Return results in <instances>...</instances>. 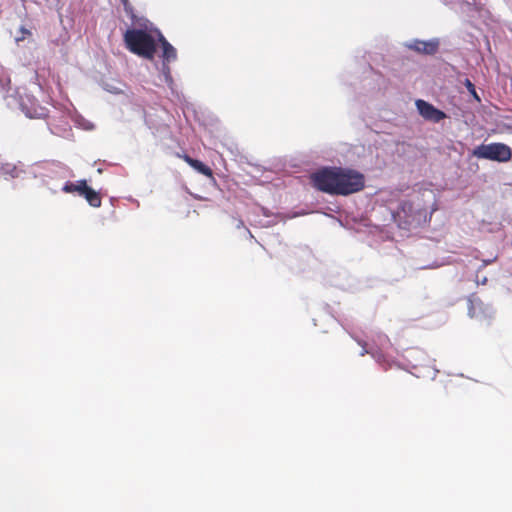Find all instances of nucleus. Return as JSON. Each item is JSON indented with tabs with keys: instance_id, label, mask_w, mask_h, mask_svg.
Here are the masks:
<instances>
[{
	"instance_id": "cd10ccee",
	"label": "nucleus",
	"mask_w": 512,
	"mask_h": 512,
	"mask_svg": "<svg viewBox=\"0 0 512 512\" xmlns=\"http://www.w3.org/2000/svg\"><path fill=\"white\" fill-rule=\"evenodd\" d=\"M486 281H487V278H486V277H484V278L481 280V284H485V283H486Z\"/></svg>"
},
{
	"instance_id": "9b49d317",
	"label": "nucleus",
	"mask_w": 512,
	"mask_h": 512,
	"mask_svg": "<svg viewBox=\"0 0 512 512\" xmlns=\"http://www.w3.org/2000/svg\"><path fill=\"white\" fill-rule=\"evenodd\" d=\"M157 39L162 47V63H168L176 61L177 51L176 49L165 39L160 31L156 30Z\"/></svg>"
},
{
	"instance_id": "ddd939ff",
	"label": "nucleus",
	"mask_w": 512,
	"mask_h": 512,
	"mask_svg": "<svg viewBox=\"0 0 512 512\" xmlns=\"http://www.w3.org/2000/svg\"><path fill=\"white\" fill-rule=\"evenodd\" d=\"M87 186L86 180H78L76 182L68 181L63 185L62 191L65 193H78L82 196Z\"/></svg>"
},
{
	"instance_id": "aec40b11",
	"label": "nucleus",
	"mask_w": 512,
	"mask_h": 512,
	"mask_svg": "<svg viewBox=\"0 0 512 512\" xmlns=\"http://www.w3.org/2000/svg\"><path fill=\"white\" fill-rule=\"evenodd\" d=\"M464 85L469 91V93L473 96V98L476 99L477 101H480V97L476 92L474 84L468 78L465 79Z\"/></svg>"
},
{
	"instance_id": "39448f33",
	"label": "nucleus",
	"mask_w": 512,
	"mask_h": 512,
	"mask_svg": "<svg viewBox=\"0 0 512 512\" xmlns=\"http://www.w3.org/2000/svg\"><path fill=\"white\" fill-rule=\"evenodd\" d=\"M33 173L35 177H40L46 185H48L46 179H64L68 177V169L64 165L55 162L38 165L34 168Z\"/></svg>"
},
{
	"instance_id": "412c9836",
	"label": "nucleus",
	"mask_w": 512,
	"mask_h": 512,
	"mask_svg": "<svg viewBox=\"0 0 512 512\" xmlns=\"http://www.w3.org/2000/svg\"><path fill=\"white\" fill-rule=\"evenodd\" d=\"M10 83V78L6 75L4 69L0 67V89H5Z\"/></svg>"
},
{
	"instance_id": "f3484780",
	"label": "nucleus",
	"mask_w": 512,
	"mask_h": 512,
	"mask_svg": "<svg viewBox=\"0 0 512 512\" xmlns=\"http://www.w3.org/2000/svg\"><path fill=\"white\" fill-rule=\"evenodd\" d=\"M159 80L167 84L169 88L173 87V78L168 63H162L159 68Z\"/></svg>"
},
{
	"instance_id": "7ed1b4c3",
	"label": "nucleus",
	"mask_w": 512,
	"mask_h": 512,
	"mask_svg": "<svg viewBox=\"0 0 512 512\" xmlns=\"http://www.w3.org/2000/svg\"><path fill=\"white\" fill-rule=\"evenodd\" d=\"M472 155L479 159L507 162L511 159V148L504 143H490L476 146Z\"/></svg>"
},
{
	"instance_id": "6ab92c4d",
	"label": "nucleus",
	"mask_w": 512,
	"mask_h": 512,
	"mask_svg": "<svg viewBox=\"0 0 512 512\" xmlns=\"http://www.w3.org/2000/svg\"><path fill=\"white\" fill-rule=\"evenodd\" d=\"M70 117L72 121L75 123V125L84 130H92L94 128V125L90 121L85 120L83 117L79 115H71Z\"/></svg>"
},
{
	"instance_id": "b1692460",
	"label": "nucleus",
	"mask_w": 512,
	"mask_h": 512,
	"mask_svg": "<svg viewBox=\"0 0 512 512\" xmlns=\"http://www.w3.org/2000/svg\"><path fill=\"white\" fill-rule=\"evenodd\" d=\"M35 74H36V77L39 78V77H43L44 76V68H39L37 67L35 69Z\"/></svg>"
},
{
	"instance_id": "a878e982",
	"label": "nucleus",
	"mask_w": 512,
	"mask_h": 512,
	"mask_svg": "<svg viewBox=\"0 0 512 512\" xmlns=\"http://www.w3.org/2000/svg\"><path fill=\"white\" fill-rule=\"evenodd\" d=\"M493 261H494V259H492V260H484L483 266H486V265L492 263Z\"/></svg>"
},
{
	"instance_id": "f257e3e1",
	"label": "nucleus",
	"mask_w": 512,
	"mask_h": 512,
	"mask_svg": "<svg viewBox=\"0 0 512 512\" xmlns=\"http://www.w3.org/2000/svg\"><path fill=\"white\" fill-rule=\"evenodd\" d=\"M314 186L331 195H349L364 188V176L360 172L344 168H324L312 175Z\"/></svg>"
},
{
	"instance_id": "6e6552de",
	"label": "nucleus",
	"mask_w": 512,
	"mask_h": 512,
	"mask_svg": "<svg viewBox=\"0 0 512 512\" xmlns=\"http://www.w3.org/2000/svg\"><path fill=\"white\" fill-rule=\"evenodd\" d=\"M19 106L22 112L29 118H42L47 114L46 109L40 106L37 100L30 95L20 96Z\"/></svg>"
},
{
	"instance_id": "9d476101",
	"label": "nucleus",
	"mask_w": 512,
	"mask_h": 512,
	"mask_svg": "<svg viewBox=\"0 0 512 512\" xmlns=\"http://www.w3.org/2000/svg\"><path fill=\"white\" fill-rule=\"evenodd\" d=\"M439 44L440 42L437 38H433L427 41L414 39L407 42L406 47L419 53L433 55L438 51Z\"/></svg>"
},
{
	"instance_id": "a211bd4d",
	"label": "nucleus",
	"mask_w": 512,
	"mask_h": 512,
	"mask_svg": "<svg viewBox=\"0 0 512 512\" xmlns=\"http://www.w3.org/2000/svg\"><path fill=\"white\" fill-rule=\"evenodd\" d=\"M25 40L33 41V33L30 29L21 26L19 28L17 35L15 36V41L17 44H20V42H23Z\"/></svg>"
},
{
	"instance_id": "2eb2a0df",
	"label": "nucleus",
	"mask_w": 512,
	"mask_h": 512,
	"mask_svg": "<svg viewBox=\"0 0 512 512\" xmlns=\"http://www.w3.org/2000/svg\"><path fill=\"white\" fill-rule=\"evenodd\" d=\"M184 160L191 167H193L197 172H199L205 176H209V177L212 176V170L207 165H205L203 162L193 159V158L189 157L188 155L184 156Z\"/></svg>"
},
{
	"instance_id": "1a4fd4ad",
	"label": "nucleus",
	"mask_w": 512,
	"mask_h": 512,
	"mask_svg": "<svg viewBox=\"0 0 512 512\" xmlns=\"http://www.w3.org/2000/svg\"><path fill=\"white\" fill-rule=\"evenodd\" d=\"M415 104L419 114L425 120L432 121L434 123H439L440 121L446 118V114L443 111L437 109L432 104L424 100L418 99L416 100Z\"/></svg>"
},
{
	"instance_id": "f8f14e48",
	"label": "nucleus",
	"mask_w": 512,
	"mask_h": 512,
	"mask_svg": "<svg viewBox=\"0 0 512 512\" xmlns=\"http://www.w3.org/2000/svg\"><path fill=\"white\" fill-rule=\"evenodd\" d=\"M1 175L6 179H16L24 173L23 166L14 163H2L0 166Z\"/></svg>"
},
{
	"instance_id": "20e7f679",
	"label": "nucleus",
	"mask_w": 512,
	"mask_h": 512,
	"mask_svg": "<svg viewBox=\"0 0 512 512\" xmlns=\"http://www.w3.org/2000/svg\"><path fill=\"white\" fill-rule=\"evenodd\" d=\"M397 216L403 218L408 225H420L427 221V210L418 200L403 201L399 206Z\"/></svg>"
},
{
	"instance_id": "dca6fc26",
	"label": "nucleus",
	"mask_w": 512,
	"mask_h": 512,
	"mask_svg": "<svg viewBox=\"0 0 512 512\" xmlns=\"http://www.w3.org/2000/svg\"><path fill=\"white\" fill-rule=\"evenodd\" d=\"M82 196L87 200L90 206L98 208L101 206V197L98 192L90 188L86 187L85 193Z\"/></svg>"
},
{
	"instance_id": "5701e85b",
	"label": "nucleus",
	"mask_w": 512,
	"mask_h": 512,
	"mask_svg": "<svg viewBox=\"0 0 512 512\" xmlns=\"http://www.w3.org/2000/svg\"><path fill=\"white\" fill-rule=\"evenodd\" d=\"M410 357H412L414 359L424 360V358L426 357V354H425V352H423L421 350H413L410 352Z\"/></svg>"
},
{
	"instance_id": "bb28decb",
	"label": "nucleus",
	"mask_w": 512,
	"mask_h": 512,
	"mask_svg": "<svg viewBox=\"0 0 512 512\" xmlns=\"http://www.w3.org/2000/svg\"><path fill=\"white\" fill-rule=\"evenodd\" d=\"M244 224H243V221L239 220L238 221V224H237V228H240L242 227Z\"/></svg>"
},
{
	"instance_id": "f03ea898",
	"label": "nucleus",
	"mask_w": 512,
	"mask_h": 512,
	"mask_svg": "<svg viewBox=\"0 0 512 512\" xmlns=\"http://www.w3.org/2000/svg\"><path fill=\"white\" fill-rule=\"evenodd\" d=\"M156 38V31L152 33L144 29L132 28L124 34V42L129 51L148 60L154 59L157 49Z\"/></svg>"
},
{
	"instance_id": "393cba45",
	"label": "nucleus",
	"mask_w": 512,
	"mask_h": 512,
	"mask_svg": "<svg viewBox=\"0 0 512 512\" xmlns=\"http://www.w3.org/2000/svg\"><path fill=\"white\" fill-rule=\"evenodd\" d=\"M438 373V370L433 368L432 372H431V379H435L436 375Z\"/></svg>"
},
{
	"instance_id": "4be33fe9",
	"label": "nucleus",
	"mask_w": 512,
	"mask_h": 512,
	"mask_svg": "<svg viewBox=\"0 0 512 512\" xmlns=\"http://www.w3.org/2000/svg\"><path fill=\"white\" fill-rule=\"evenodd\" d=\"M120 2L122 3L125 12L127 14H129L131 17H134L133 8H132L131 4L129 3V0H120Z\"/></svg>"
},
{
	"instance_id": "0eeeda50",
	"label": "nucleus",
	"mask_w": 512,
	"mask_h": 512,
	"mask_svg": "<svg viewBox=\"0 0 512 512\" xmlns=\"http://www.w3.org/2000/svg\"><path fill=\"white\" fill-rule=\"evenodd\" d=\"M468 314L471 318H475L478 321H486L493 317L494 310L477 296L471 295L468 298Z\"/></svg>"
},
{
	"instance_id": "4468645a",
	"label": "nucleus",
	"mask_w": 512,
	"mask_h": 512,
	"mask_svg": "<svg viewBox=\"0 0 512 512\" xmlns=\"http://www.w3.org/2000/svg\"><path fill=\"white\" fill-rule=\"evenodd\" d=\"M49 129L55 135L66 137L69 135L70 124L67 120H61L59 124L55 122H50Z\"/></svg>"
},
{
	"instance_id": "423d86ee",
	"label": "nucleus",
	"mask_w": 512,
	"mask_h": 512,
	"mask_svg": "<svg viewBox=\"0 0 512 512\" xmlns=\"http://www.w3.org/2000/svg\"><path fill=\"white\" fill-rule=\"evenodd\" d=\"M358 344L362 346L361 356L369 354L378 363H383L385 361L383 350L390 345V341L386 335L379 334L377 340L372 344L362 343L361 341H358Z\"/></svg>"
}]
</instances>
